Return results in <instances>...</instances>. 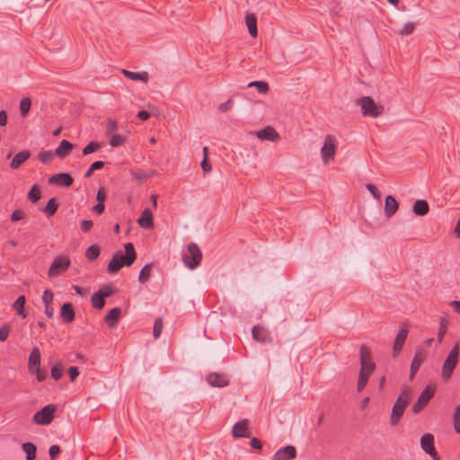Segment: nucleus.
<instances>
[{
  "instance_id": "1",
  "label": "nucleus",
  "mask_w": 460,
  "mask_h": 460,
  "mask_svg": "<svg viewBox=\"0 0 460 460\" xmlns=\"http://www.w3.org/2000/svg\"><path fill=\"white\" fill-rule=\"evenodd\" d=\"M360 370L358 375L357 389L361 392L367 385L370 376L376 370V363L372 361L369 348L362 344L359 350Z\"/></svg>"
},
{
  "instance_id": "2",
  "label": "nucleus",
  "mask_w": 460,
  "mask_h": 460,
  "mask_svg": "<svg viewBox=\"0 0 460 460\" xmlns=\"http://www.w3.org/2000/svg\"><path fill=\"white\" fill-rule=\"evenodd\" d=\"M125 255L121 251L117 252L108 264V271L111 274L117 273L123 266L129 267L137 259V253L132 243L125 244Z\"/></svg>"
},
{
  "instance_id": "3",
  "label": "nucleus",
  "mask_w": 460,
  "mask_h": 460,
  "mask_svg": "<svg viewBox=\"0 0 460 460\" xmlns=\"http://www.w3.org/2000/svg\"><path fill=\"white\" fill-rule=\"evenodd\" d=\"M411 399V390L410 388L402 389L392 409L390 417L391 425L395 426L399 423Z\"/></svg>"
},
{
  "instance_id": "4",
  "label": "nucleus",
  "mask_w": 460,
  "mask_h": 460,
  "mask_svg": "<svg viewBox=\"0 0 460 460\" xmlns=\"http://www.w3.org/2000/svg\"><path fill=\"white\" fill-rule=\"evenodd\" d=\"M356 104L361 109L365 117L377 118L384 112V106L377 104L370 96H362L356 100Z\"/></svg>"
},
{
  "instance_id": "5",
  "label": "nucleus",
  "mask_w": 460,
  "mask_h": 460,
  "mask_svg": "<svg viewBox=\"0 0 460 460\" xmlns=\"http://www.w3.org/2000/svg\"><path fill=\"white\" fill-rule=\"evenodd\" d=\"M40 351L39 348L34 347L31 350L28 360V370L31 375H35L39 382H42L47 378L46 371L40 368Z\"/></svg>"
},
{
  "instance_id": "6",
  "label": "nucleus",
  "mask_w": 460,
  "mask_h": 460,
  "mask_svg": "<svg viewBox=\"0 0 460 460\" xmlns=\"http://www.w3.org/2000/svg\"><path fill=\"white\" fill-rule=\"evenodd\" d=\"M182 259L185 265L193 270L199 265L202 260V252L196 243H191L188 245V252L183 254Z\"/></svg>"
},
{
  "instance_id": "7",
  "label": "nucleus",
  "mask_w": 460,
  "mask_h": 460,
  "mask_svg": "<svg viewBox=\"0 0 460 460\" xmlns=\"http://www.w3.org/2000/svg\"><path fill=\"white\" fill-rule=\"evenodd\" d=\"M71 264V261L68 256L66 255H59L57 256L48 271V275L49 278L57 277L62 273H64Z\"/></svg>"
},
{
  "instance_id": "8",
  "label": "nucleus",
  "mask_w": 460,
  "mask_h": 460,
  "mask_svg": "<svg viewBox=\"0 0 460 460\" xmlns=\"http://www.w3.org/2000/svg\"><path fill=\"white\" fill-rule=\"evenodd\" d=\"M436 393V387L432 385H427L420 394L417 402L412 406L413 413L420 412L429 403L430 399L433 398Z\"/></svg>"
},
{
  "instance_id": "9",
  "label": "nucleus",
  "mask_w": 460,
  "mask_h": 460,
  "mask_svg": "<svg viewBox=\"0 0 460 460\" xmlns=\"http://www.w3.org/2000/svg\"><path fill=\"white\" fill-rule=\"evenodd\" d=\"M336 149H337L336 138L332 135H327L324 137V143H323V147L321 148L322 158L325 164H328L331 159L334 158Z\"/></svg>"
},
{
  "instance_id": "10",
  "label": "nucleus",
  "mask_w": 460,
  "mask_h": 460,
  "mask_svg": "<svg viewBox=\"0 0 460 460\" xmlns=\"http://www.w3.org/2000/svg\"><path fill=\"white\" fill-rule=\"evenodd\" d=\"M421 449L431 456L433 460H440V456L435 447V438L431 433H425L420 438Z\"/></svg>"
},
{
  "instance_id": "11",
  "label": "nucleus",
  "mask_w": 460,
  "mask_h": 460,
  "mask_svg": "<svg viewBox=\"0 0 460 460\" xmlns=\"http://www.w3.org/2000/svg\"><path fill=\"white\" fill-rule=\"evenodd\" d=\"M55 411L56 406L54 404L46 405L34 414L33 422L38 425H49L54 418Z\"/></svg>"
},
{
  "instance_id": "12",
  "label": "nucleus",
  "mask_w": 460,
  "mask_h": 460,
  "mask_svg": "<svg viewBox=\"0 0 460 460\" xmlns=\"http://www.w3.org/2000/svg\"><path fill=\"white\" fill-rule=\"evenodd\" d=\"M408 333V326L406 324H402L393 344V356L394 358L401 353Z\"/></svg>"
},
{
  "instance_id": "13",
  "label": "nucleus",
  "mask_w": 460,
  "mask_h": 460,
  "mask_svg": "<svg viewBox=\"0 0 460 460\" xmlns=\"http://www.w3.org/2000/svg\"><path fill=\"white\" fill-rule=\"evenodd\" d=\"M74 179L67 172L57 173L49 177V183L58 186L69 187L73 184Z\"/></svg>"
},
{
  "instance_id": "14",
  "label": "nucleus",
  "mask_w": 460,
  "mask_h": 460,
  "mask_svg": "<svg viewBox=\"0 0 460 460\" xmlns=\"http://www.w3.org/2000/svg\"><path fill=\"white\" fill-rule=\"evenodd\" d=\"M296 456V449L294 446H287L279 448L272 456L271 460H292Z\"/></svg>"
},
{
  "instance_id": "15",
  "label": "nucleus",
  "mask_w": 460,
  "mask_h": 460,
  "mask_svg": "<svg viewBox=\"0 0 460 460\" xmlns=\"http://www.w3.org/2000/svg\"><path fill=\"white\" fill-rule=\"evenodd\" d=\"M252 333V338L261 343H270L272 341L270 332L263 326H254Z\"/></svg>"
},
{
  "instance_id": "16",
  "label": "nucleus",
  "mask_w": 460,
  "mask_h": 460,
  "mask_svg": "<svg viewBox=\"0 0 460 460\" xmlns=\"http://www.w3.org/2000/svg\"><path fill=\"white\" fill-rule=\"evenodd\" d=\"M426 359V353L423 350H417L411 364L410 380H412L419 371L420 366Z\"/></svg>"
},
{
  "instance_id": "17",
  "label": "nucleus",
  "mask_w": 460,
  "mask_h": 460,
  "mask_svg": "<svg viewBox=\"0 0 460 460\" xmlns=\"http://www.w3.org/2000/svg\"><path fill=\"white\" fill-rule=\"evenodd\" d=\"M255 135L260 140H269L271 142H277L280 138L279 134L270 126H267L263 129L255 132Z\"/></svg>"
},
{
  "instance_id": "18",
  "label": "nucleus",
  "mask_w": 460,
  "mask_h": 460,
  "mask_svg": "<svg viewBox=\"0 0 460 460\" xmlns=\"http://www.w3.org/2000/svg\"><path fill=\"white\" fill-rule=\"evenodd\" d=\"M206 379L210 385L217 387H225L229 384L227 376L219 373H210Z\"/></svg>"
},
{
  "instance_id": "19",
  "label": "nucleus",
  "mask_w": 460,
  "mask_h": 460,
  "mask_svg": "<svg viewBox=\"0 0 460 460\" xmlns=\"http://www.w3.org/2000/svg\"><path fill=\"white\" fill-rule=\"evenodd\" d=\"M232 435L234 438H248V420L243 419L236 422L232 429Z\"/></svg>"
},
{
  "instance_id": "20",
  "label": "nucleus",
  "mask_w": 460,
  "mask_h": 460,
  "mask_svg": "<svg viewBox=\"0 0 460 460\" xmlns=\"http://www.w3.org/2000/svg\"><path fill=\"white\" fill-rule=\"evenodd\" d=\"M137 224L144 229L154 227V217L149 208H146L137 219Z\"/></svg>"
},
{
  "instance_id": "21",
  "label": "nucleus",
  "mask_w": 460,
  "mask_h": 460,
  "mask_svg": "<svg viewBox=\"0 0 460 460\" xmlns=\"http://www.w3.org/2000/svg\"><path fill=\"white\" fill-rule=\"evenodd\" d=\"M398 208V201L392 195L386 196L384 208L385 215L387 217H392L397 212Z\"/></svg>"
},
{
  "instance_id": "22",
  "label": "nucleus",
  "mask_w": 460,
  "mask_h": 460,
  "mask_svg": "<svg viewBox=\"0 0 460 460\" xmlns=\"http://www.w3.org/2000/svg\"><path fill=\"white\" fill-rule=\"evenodd\" d=\"M31 156V152L29 150H22L16 154L13 158L10 167L13 170L18 169L22 166Z\"/></svg>"
},
{
  "instance_id": "23",
  "label": "nucleus",
  "mask_w": 460,
  "mask_h": 460,
  "mask_svg": "<svg viewBox=\"0 0 460 460\" xmlns=\"http://www.w3.org/2000/svg\"><path fill=\"white\" fill-rule=\"evenodd\" d=\"M73 144L67 140H62L55 151V155L60 158H65L70 155L73 150Z\"/></svg>"
},
{
  "instance_id": "24",
  "label": "nucleus",
  "mask_w": 460,
  "mask_h": 460,
  "mask_svg": "<svg viewBox=\"0 0 460 460\" xmlns=\"http://www.w3.org/2000/svg\"><path fill=\"white\" fill-rule=\"evenodd\" d=\"M122 74L132 81H142L146 84L149 80V74L146 71L141 73L132 72L129 70L123 69Z\"/></svg>"
},
{
  "instance_id": "25",
  "label": "nucleus",
  "mask_w": 460,
  "mask_h": 460,
  "mask_svg": "<svg viewBox=\"0 0 460 460\" xmlns=\"http://www.w3.org/2000/svg\"><path fill=\"white\" fill-rule=\"evenodd\" d=\"M60 316L66 323H71L75 319V311L70 303H65L60 309Z\"/></svg>"
},
{
  "instance_id": "26",
  "label": "nucleus",
  "mask_w": 460,
  "mask_h": 460,
  "mask_svg": "<svg viewBox=\"0 0 460 460\" xmlns=\"http://www.w3.org/2000/svg\"><path fill=\"white\" fill-rule=\"evenodd\" d=\"M121 316V310L119 307L112 308L105 316V322L110 327H114Z\"/></svg>"
},
{
  "instance_id": "27",
  "label": "nucleus",
  "mask_w": 460,
  "mask_h": 460,
  "mask_svg": "<svg viewBox=\"0 0 460 460\" xmlns=\"http://www.w3.org/2000/svg\"><path fill=\"white\" fill-rule=\"evenodd\" d=\"M429 204L424 199L416 200L412 207V211L417 216H425L429 213Z\"/></svg>"
},
{
  "instance_id": "28",
  "label": "nucleus",
  "mask_w": 460,
  "mask_h": 460,
  "mask_svg": "<svg viewBox=\"0 0 460 460\" xmlns=\"http://www.w3.org/2000/svg\"><path fill=\"white\" fill-rule=\"evenodd\" d=\"M245 23L249 30L251 36L256 37L258 34L257 31V18L254 13H247L245 16Z\"/></svg>"
},
{
  "instance_id": "29",
  "label": "nucleus",
  "mask_w": 460,
  "mask_h": 460,
  "mask_svg": "<svg viewBox=\"0 0 460 460\" xmlns=\"http://www.w3.org/2000/svg\"><path fill=\"white\" fill-rule=\"evenodd\" d=\"M24 305H25V296H20L13 305V308L17 312V314L22 317L25 318L27 314L24 312Z\"/></svg>"
},
{
  "instance_id": "30",
  "label": "nucleus",
  "mask_w": 460,
  "mask_h": 460,
  "mask_svg": "<svg viewBox=\"0 0 460 460\" xmlns=\"http://www.w3.org/2000/svg\"><path fill=\"white\" fill-rule=\"evenodd\" d=\"M58 208V204L57 202L56 198H51L46 207L43 209V212L47 215V217H53Z\"/></svg>"
},
{
  "instance_id": "31",
  "label": "nucleus",
  "mask_w": 460,
  "mask_h": 460,
  "mask_svg": "<svg viewBox=\"0 0 460 460\" xmlns=\"http://www.w3.org/2000/svg\"><path fill=\"white\" fill-rule=\"evenodd\" d=\"M22 449L26 453L27 460H34L36 457V446L33 443L26 442L22 444Z\"/></svg>"
},
{
  "instance_id": "32",
  "label": "nucleus",
  "mask_w": 460,
  "mask_h": 460,
  "mask_svg": "<svg viewBox=\"0 0 460 460\" xmlns=\"http://www.w3.org/2000/svg\"><path fill=\"white\" fill-rule=\"evenodd\" d=\"M448 325V320L445 317H442L439 322V327L438 332V341L441 343L443 339L447 333Z\"/></svg>"
},
{
  "instance_id": "33",
  "label": "nucleus",
  "mask_w": 460,
  "mask_h": 460,
  "mask_svg": "<svg viewBox=\"0 0 460 460\" xmlns=\"http://www.w3.org/2000/svg\"><path fill=\"white\" fill-rule=\"evenodd\" d=\"M100 255V247L97 244L90 245L85 251V257L89 261L96 260Z\"/></svg>"
},
{
  "instance_id": "34",
  "label": "nucleus",
  "mask_w": 460,
  "mask_h": 460,
  "mask_svg": "<svg viewBox=\"0 0 460 460\" xmlns=\"http://www.w3.org/2000/svg\"><path fill=\"white\" fill-rule=\"evenodd\" d=\"M104 299L98 292H95L91 297L93 306L96 309H102L105 305Z\"/></svg>"
},
{
  "instance_id": "35",
  "label": "nucleus",
  "mask_w": 460,
  "mask_h": 460,
  "mask_svg": "<svg viewBox=\"0 0 460 460\" xmlns=\"http://www.w3.org/2000/svg\"><path fill=\"white\" fill-rule=\"evenodd\" d=\"M151 270H152L151 264H146L141 269V270L139 272V276H138L139 282L145 283L149 279L150 275H151Z\"/></svg>"
},
{
  "instance_id": "36",
  "label": "nucleus",
  "mask_w": 460,
  "mask_h": 460,
  "mask_svg": "<svg viewBox=\"0 0 460 460\" xmlns=\"http://www.w3.org/2000/svg\"><path fill=\"white\" fill-rule=\"evenodd\" d=\"M40 197H41V192H40L39 186L37 184L33 185L28 193V199L31 202L35 203L38 200H40Z\"/></svg>"
},
{
  "instance_id": "37",
  "label": "nucleus",
  "mask_w": 460,
  "mask_h": 460,
  "mask_svg": "<svg viewBox=\"0 0 460 460\" xmlns=\"http://www.w3.org/2000/svg\"><path fill=\"white\" fill-rule=\"evenodd\" d=\"M110 139V145L112 147H118L121 145H123L126 141V137L119 135V134H112L111 136L108 137Z\"/></svg>"
},
{
  "instance_id": "38",
  "label": "nucleus",
  "mask_w": 460,
  "mask_h": 460,
  "mask_svg": "<svg viewBox=\"0 0 460 460\" xmlns=\"http://www.w3.org/2000/svg\"><path fill=\"white\" fill-rule=\"evenodd\" d=\"M31 102L30 98H23L20 102V112L22 117H26L31 110Z\"/></svg>"
},
{
  "instance_id": "39",
  "label": "nucleus",
  "mask_w": 460,
  "mask_h": 460,
  "mask_svg": "<svg viewBox=\"0 0 460 460\" xmlns=\"http://www.w3.org/2000/svg\"><path fill=\"white\" fill-rule=\"evenodd\" d=\"M249 87L255 86L260 93L265 94L269 92V84L263 81H253L248 84Z\"/></svg>"
},
{
  "instance_id": "40",
  "label": "nucleus",
  "mask_w": 460,
  "mask_h": 460,
  "mask_svg": "<svg viewBox=\"0 0 460 460\" xmlns=\"http://www.w3.org/2000/svg\"><path fill=\"white\" fill-rule=\"evenodd\" d=\"M164 328L163 319L161 317L157 318L154 323L153 335L155 339H158L162 333Z\"/></svg>"
},
{
  "instance_id": "41",
  "label": "nucleus",
  "mask_w": 460,
  "mask_h": 460,
  "mask_svg": "<svg viewBox=\"0 0 460 460\" xmlns=\"http://www.w3.org/2000/svg\"><path fill=\"white\" fill-rule=\"evenodd\" d=\"M103 166H104V163L102 161L94 162L93 164H92L90 168L84 173V178H90L95 170L102 169V168H103Z\"/></svg>"
},
{
  "instance_id": "42",
  "label": "nucleus",
  "mask_w": 460,
  "mask_h": 460,
  "mask_svg": "<svg viewBox=\"0 0 460 460\" xmlns=\"http://www.w3.org/2000/svg\"><path fill=\"white\" fill-rule=\"evenodd\" d=\"M98 293L102 297L106 298L114 293V288L111 285H104L99 289Z\"/></svg>"
},
{
  "instance_id": "43",
  "label": "nucleus",
  "mask_w": 460,
  "mask_h": 460,
  "mask_svg": "<svg viewBox=\"0 0 460 460\" xmlns=\"http://www.w3.org/2000/svg\"><path fill=\"white\" fill-rule=\"evenodd\" d=\"M100 144L98 142L92 141L87 146H85L83 149V154L84 155H90L99 149Z\"/></svg>"
},
{
  "instance_id": "44",
  "label": "nucleus",
  "mask_w": 460,
  "mask_h": 460,
  "mask_svg": "<svg viewBox=\"0 0 460 460\" xmlns=\"http://www.w3.org/2000/svg\"><path fill=\"white\" fill-rule=\"evenodd\" d=\"M54 155L55 153L51 151H44L39 154V159L44 164H49L54 159Z\"/></svg>"
},
{
  "instance_id": "45",
  "label": "nucleus",
  "mask_w": 460,
  "mask_h": 460,
  "mask_svg": "<svg viewBox=\"0 0 460 460\" xmlns=\"http://www.w3.org/2000/svg\"><path fill=\"white\" fill-rule=\"evenodd\" d=\"M415 30V23L414 22H407L404 24V26L399 31V34L403 35H410Z\"/></svg>"
},
{
  "instance_id": "46",
  "label": "nucleus",
  "mask_w": 460,
  "mask_h": 460,
  "mask_svg": "<svg viewBox=\"0 0 460 460\" xmlns=\"http://www.w3.org/2000/svg\"><path fill=\"white\" fill-rule=\"evenodd\" d=\"M118 128V123L116 120L109 119L107 123V128H106V136L110 137L112 134H115V131Z\"/></svg>"
},
{
  "instance_id": "47",
  "label": "nucleus",
  "mask_w": 460,
  "mask_h": 460,
  "mask_svg": "<svg viewBox=\"0 0 460 460\" xmlns=\"http://www.w3.org/2000/svg\"><path fill=\"white\" fill-rule=\"evenodd\" d=\"M63 376V367L60 365H56L51 368V377L55 380H59Z\"/></svg>"
},
{
  "instance_id": "48",
  "label": "nucleus",
  "mask_w": 460,
  "mask_h": 460,
  "mask_svg": "<svg viewBox=\"0 0 460 460\" xmlns=\"http://www.w3.org/2000/svg\"><path fill=\"white\" fill-rule=\"evenodd\" d=\"M367 189L369 190V192L372 194V196L377 199V200H380L381 199V192L380 190L376 188V185L372 184V183H367L366 185Z\"/></svg>"
},
{
  "instance_id": "49",
  "label": "nucleus",
  "mask_w": 460,
  "mask_h": 460,
  "mask_svg": "<svg viewBox=\"0 0 460 460\" xmlns=\"http://www.w3.org/2000/svg\"><path fill=\"white\" fill-rule=\"evenodd\" d=\"M10 333V325L4 324L0 327V341H5Z\"/></svg>"
},
{
  "instance_id": "50",
  "label": "nucleus",
  "mask_w": 460,
  "mask_h": 460,
  "mask_svg": "<svg viewBox=\"0 0 460 460\" xmlns=\"http://www.w3.org/2000/svg\"><path fill=\"white\" fill-rule=\"evenodd\" d=\"M25 217V213L22 209H15L11 215V221L17 222Z\"/></svg>"
},
{
  "instance_id": "51",
  "label": "nucleus",
  "mask_w": 460,
  "mask_h": 460,
  "mask_svg": "<svg viewBox=\"0 0 460 460\" xmlns=\"http://www.w3.org/2000/svg\"><path fill=\"white\" fill-rule=\"evenodd\" d=\"M61 449L58 445H53L49 447V454L51 460H56L58 456L59 455Z\"/></svg>"
},
{
  "instance_id": "52",
  "label": "nucleus",
  "mask_w": 460,
  "mask_h": 460,
  "mask_svg": "<svg viewBox=\"0 0 460 460\" xmlns=\"http://www.w3.org/2000/svg\"><path fill=\"white\" fill-rule=\"evenodd\" d=\"M53 299H54V295H53L52 291H50L49 289L45 290L43 296H42L44 305H51L53 302Z\"/></svg>"
},
{
  "instance_id": "53",
  "label": "nucleus",
  "mask_w": 460,
  "mask_h": 460,
  "mask_svg": "<svg viewBox=\"0 0 460 460\" xmlns=\"http://www.w3.org/2000/svg\"><path fill=\"white\" fill-rule=\"evenodd\" d=\"M93 223L92 220H83L80 224V228L84 233H88L93 228Z\"/></svg>"
},
{
  "instance_id": "54",
  "label": "nucleus",
  "mask_w": 460,
  "mask_h": 460,
  "mask_svg": "<svg viewBox=\"0 0 460 460\" xmlns=\"http://www.w3.org/2000/svg\"><path fill=\"white\" fill-rule=\"evenodd\" d=\"M67 372L72 382H74L79 376V369L77 367H70Z\"/></svg>"
},
{
  "instance_id": "55",
  "label": "nucleus",
  "mask_w": 460,
  "mask_h": 460,
  "mask_svg": "<svg viewBox=\"0 0 460 460\" xmlns=\"http://www.w3.org/2000/svg\"><path fill=\"white\" fill-rule=\"evenodd\" d=\"M96 199L98 203L104 204L105 199H106V192L103 188H100L97 191Z\"/></svg>"
},
{
  "instance_id": "56",
  "label": "nucleus",
  "mask_w": 460,
  "mask_h": 460,
  "mask_svg": "<svg viewBox=\"0 0 460 460\" xmlns=\"http://www.w3.org/2000/svg\"><path fill=\"white\" fill-rule=\"evenodd\" d=\"M200 165L204 172H208L212 169V166L208 162V158L206 157L203 158Z\"/></svg>"
},
{
  "instance_id": "57",
  "label": "nucleus",
  "mask_w": 460,
  "mask_h": 460,
  "mask_svg": "<svg viewBox=\"0 0 460 460\" xmlns=\"http://www.w3.org/2000/svg\"><path fill=\"white\" fill-rule=\"evenodd\" d=\"M131 174L135 179L139 181L146 180L149 177L147 173L143 172H132Z\"/></svg>"
},
{
  "instance_id": "58",
  "label": "nucleus",
  "mask_w": 460,
  "mask_h": 460,
  "mask_svg": "<svg viewBox=\"0 0 460 460\" xmlns=\"http://www.w3.org/2000/svg\"><path fill=\"white\" fill-rule=\"evenodd\" d=\"M250 446L253 449H261L262 447V444L260 439L257 438H252L250 441Z\"/></svg>"
},
{
  "instance_id": "59",
  "label": "nucleus",
  "mask_w": 460,
  "mask_h": 460,
  "mask_svg": "<svg viewBox=\"0 0 460 460\" xmlns=\"http://www.w3.org/2000/svg\"><path fill=\"white\" fill-rule=\"evenodd\" d=\"M231 102L232 101L229 99L227 102L221 103L219 105V111L222 112H226L231 109Z\"/></svg>"
},
{
  "instance_id": "60",
  "label": "nucleus",
  "mask_w": 460,
  "mask_h": 460,
  "mask_svg": "<svg viewBox=\"0 0 460 460\" xmlns=\"http://www.w3.org/2000/svg\"><path fill=\"white\" fill-rule=\"evenodd\" d=\"M105 209V206L102 203H97L93 208V210L96 212L97 214L101 215L103 213Z\"/></svg>"
},
{
  "instance_id": "61",
  "label": "nucleus",
  "mask_w": 460,
  "mask_h": 460,
  "mask_svg": "<svg viewBox=\"0 0 460 460\" xmlns=\"http://www.w3.org/2000/svg\"><path fill=\"white\" fill-rule=\"evenodd\" d=\"M7 123V114L4 111H0V126L4 127Z\"/></svg>"
},
{
  "instance_id": "62",
  "label": "nucleus",
  "mask_w": 460,
  "mask_h": 460,
  "mask_svg": "<svg viewBox=\"0 0 460 460\" xmlns=\"http://www.w3.org/2000/svg\"><path fill=\"white\" fill-rule=\"evenodd\" d=\"M45 314L49 318H51L54 314V308L51 305H45Z\"/></svg>"
},
{
  "instance_id": "63",
  "label": "nucleus",
  "mask_w": 460,
  "mask_h": 460,
  "mask_svg": "<svg viewBox=\"0 0 460 460\" xmlns=\"http://www.w3.org/2000/svg\"><path fill=\"white\" fill-rule=\"evenodd\" d=\"M137 116L141 120H146L147 119H149L150 114L146 111H140L137 112Z\"/></svg>"
},
{
  "instance_id": "64",
  "label": "nucleus",
  "mask_w": 460,
  "mask_h": 460,
  "mask_svg": "<svg viewBox=\"0 0 460 460\" xmlns=\"http://www.w3.org/2000/svg\"><path fill=\"white\" fill-rule=\"evenodd\" d=\"M450 305L460 314V301L454 300L450 302Z\"/></svg>"
}]
</instances>
